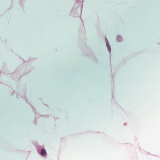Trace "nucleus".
I'll use <instances>...</instances> for the list:
<instances>
[{"label": "nucleus", "mask_w": 160, "mask_h": 160, "mask_svg": "<svg viewBox=\"0 0 160 160\" xmlns=\"http://www.w3.org/2000/svg\"><path fill=\"white\" fill-rule=\"evenodd\" d=\"M46 153V152L44 149H41L40 154L42 156H44Z\"/></svg>", "instance_id": "obj_1"}]
</instances>
